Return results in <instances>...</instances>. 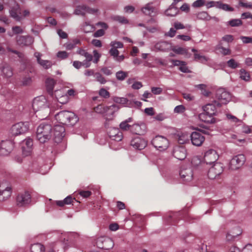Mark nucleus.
Wrapping results in <instances>:
<instances>
[{
    "instance_id": "de8ad7c7",
    "label": "nucleus",
    "mask_w": 252,
    "mask_h": 252,
    "mask_svg": "<svg viewBox=\"0 0 252 252\" xmlns=\"http://www.w3.org/2000/svg\"><path fill=\"white\" fill-rule=\"evenodd\" d=\"M131 126L128 125L126 123V122H125V121H123V122H121L120 124V128L121 129H122L123 130H125V131H126L128 130H130Z\"/></svg>"
},
{
    "instance_id": "1a4fd4ad",
    "label": "nucleus",
    "mask_w": 252,
    "mask_h": 252,
    "mask_svg": "<svg viewBox=\"0 0 252 252\" xmlns=\"http://www.w3.org/2000/svg\"><path fill=\"white\" fill-rule=\"evenodd\" d=\"M216 98L221 104H226L231 100V94L224 89L220 88L216 91Z\"/></svg>"
},
{
    "instance_id": "69168bd1",
    "label": "nucleus",
    "mask_w": 252,
    "mask_h": 252,
    "mask_svg": "<svg viewBox=\"0 0 252 252\" xmlns=\"http://www.w3.org/2000/svg\"><path fill=\"white\" fill-rule=\"evenodd\" d=\"M93 54H94V59L93 60V62L95 63H97L99 60V58L100 57V54H99L96 50H94Z\"/></svg>"
},
{
    "instance_id": "338daca9",
    "label": "nucleus",
    "mask_w": 252,
    "mask_h": 252,
    "mask_svg": "<svg viewBox=\"0 0 252 252\" xmlns=\"http://www.w3.org/2000/svg\"><path fill=\"white\" fill-rule=\"evenodd\" d=\"M100 70L106 76H110L112 74V71L107 67H103L101 68Z\"/></svg>"
},
{
    "instance_id": "6e6d98bb",
    "label": "nucleus",
    "mask_w": 252,
    "mask_h": 252,
    "mask_svg": "<svg viewBox=\"0 0 252 252\" xmlns=\"http://www.w3.org/2000/svg\"><path fill=\"white\" fill-rule=\"evenodd\" d=\"M185 107L183 105H179L176 106L174 108V112L176 113H182L184 112Z\"/></svg>"
},
{
    "instance_id": "7c9ffc66",
    "label": "nucleus",
    "mask_w": 252,
    "mask_h": 252,
    "mask_svg": "<svg viewBox=\"0 0 252 252\" xmlns=\"http://www.w3.org/2000/svg\"><path fill=\"white\" fill-rule=\"evenodd\" d=\"M216 7L226 11H233L234 9L226 3H222L220 1L216 2Z\"/></svg>"
},
{
    "instance_id": "f8f14e48",
    "label": "nucleus",
    "mask_w": 252,
    "mask_h": 252,
    "mask_svg": "<svg viewBox=\"0 0 252 252\" xmlns=\"http://www.w3.org/2000/svg\"><path fill=\"white\" fill-rule=\"evenodd\" d=\"M223 171L222 164L220 163H216L211 167L208 172V176L210 179H215Z\"/></svg>"
},
{
    "instance_id": "393cba45",
    "label": "nucleus",
    "mask_w": 252,
    "mask_h": 252,
    "mask_svg": "<svg viewBox=\"0 0 252 252\" xmlns=\"http://www.w3.org/2000/svg\"><path fill=\"white\" fill-rule=\"evenodd\" d=\"M144 14L150 16H154L157 13V9L152 5L151 3H148L141 9Z\"/></svg>"
},
{
    "instance_id": "c9c22d12",
    "label": "nucleus",
    "mask_w": 252,
    "mask_h": 252,
    "mask_svg": "<svg viewBox=\"0 0 252 252\" xmlns=\"http://www.w3.org/2000/svg\"><path fill=\"white\" fill-rule=\"evenodd\" d=\"M197 17L199 20L209 21L212 17L206 11H201L197 14Z\"/></svg>"
},
{
    "instance_id": "7ed1b4c3",
    "label": "nucleus",
    "mask_w": 252,
    "mask_h": 252,
    "mask_svg": "<svg viewBox=\"0 0 252 252\" xmlns=\"http://www.w3.org/2000/svg\"><path fill=\"white\" fill-rule=\"evenodd\" d=\"M55 118L61 124L72 126L79 121L78 116L74 113L69 111L59 112L55 115Z\"/></svg>"
},
{
    "instance_id": "e433bc0d",
    "label": "nucleus",
    "mask_w": 252,
    "mask_h": 252,
    "mask_svg": "<svg viewBox=\"0 0 252 252\" xmlns=\"http://www.w3.org/2000/svg\"><path fill=\"white\" fill-rule=\"evenodd\" d=\"M189 136L187 133H182L178 135V142L181 144H184L189 141Z\"/></svg>"
},
{
    "instance_id": "6ab92c4d",
    "label": "nucleus",
    "mask_w": 252,
    "mask_h": 252,
    "mask_svg": "<svg viewBox=\"0 0 252 252\" xmlns=\"http://www.w3.org/2000/svg\"><path fill=\"white\" fill-rule=\"evenodd\" d=\"M147 130L146 126L144 123L135 124L131 126L130 131L136 135H143Z\"/></svg>"
},
{
    "instance_id": "0e129e2a",
    "label": "nucleus",
    "mask_w": 252,
    "mask_h": 252,
    "mask_svg": "<svg viewBox=\"0 0 252 252\" xmlns=\"http://www.w3.org/2000/svg\"><path fill=\"white\" fill-rule=\"evenodd\" d=\"M57 56L61 59H65L68 57V54L65 51H59L58 52Z\"/></svg>"
},
{
    "instance_id": "a878e982",
    "label": "nucleus",
    "mask_w": 252,
    "mask_h": 252,
    "mask_svg": "<svg viewBox=\"0 0 252 252\" xmlns=\"http://www.w3.org/2000/svg\"><path fill=\"white\" fill-rule=\"evenodd\" d=\"M2 75L6 78L11 77L13 75L11 67L7 63H4L1 67Z\"/></svg>"
},
{
    "instance_id": "72a5a7b5",
    "label": "nucleus",
    "mask_w": 252,
    "mask_h": 252,
    "mask_svg": "<svg viewBox=\"0 0 252 252\" xmlns=\"http://www.w3.org/2000/svg\"><path fill=\"white\" fill-rule=\"evenodd\" d=\"M103 242L104 243L103 248V250L111 249L113 247L114 245L112 240L110 238H103Z\"/></svg>"
},
{
    "instance_id": "dca6fc26",
    "label": "nucleus",
    "mask_w": 252,
    "mask_h": 252,
    "mask_svg": "<svg viewBox=\"0 0 252 252\" xmlns=\"http://www.w3.org/2000/svg\"><path fill=\"white\" fill-rule=\"evenodd\" d=\"M189 138L192 145L196 146H200L205 140L204 136L198 131L192 132Z\"/></svg>"
},
{
    "instance_id": "ddd939ff",
    "label": "nucleus",
    "mask_w": 252,
    "mask_h": 252,
    "mask_svg": "<svg viewBox=\"0 0 252 252\" xmlns=\"http://www.w3.org/2000/svg\"><path fill=\"white\" fill-rule=\"evenodd\" d=\"M16 39L17 44L21 47L30 46L34 42L33 37L30 35H18Z\"/></svg>"
},
{
    "instance_id": "9d476101",
    "label": "nucleus",
    "mask_w": 252,
    "mask_h": 252,
    "mask_svg": "<svg viewBox=\"0 0 252 252\" xmlns=\"http://www.w3.org/2000/svg\"><path fill=\"white\" fill-rule=\"evenodd\" d=\"M14 143L11 140H2L0 144V155L7 156L12 151Z\"/></svg>"
},
{
    "instance_id": "aec40b11",
    "label": "nucleus",
    "mask_w": 252,
    "mask_h": 252,
    "mask_svg": "<svg viewBox=\"0 0 252 252\" xmlns=\"http://www.w3.org/2000/svg\"><path fill=\"white\" fill-rule=\"evenodd\" d=\"M9 14L10 16L16 21L19 22L22 20V17L20 15L21 8L18 3L15 2V5L10 8Z\"/></svg>"
},
{
    "instance_id": "5fc2aeb1",
    "label": "nucleus",
    "mask_w": 252,
    "mask_h": 252,
    "mask_svg": "<svg viewBox=\"0 0 252 252\" xmlns=\"http://www.w3.org/2000/svg\"><path fill=\"white\" fill-rule=\"evenodd\" d=\"M66 235H67L65 233H62L59 238V240L64 245L63 246L64 247H65L66 245V242L68 241V239Z\"/></svg>"
},
{
    "instance_id": "79ce46f5",
    "label": "nucleus",
    "mask_w": 252,
    "mask_h": 252,
    "mask_svg": "<svg viewBox=\"0 0 252 252\" xmlns=\"http://www.w3.org/2000/svg\"><path fill=\"white\" fill-rule=\"evenodd\" d=\"M38 63L46 69L51 68L53 65L52 62L49 60H42Z\"/></svg>"
},
{
    "instance_id": "39448f33",
    "label": "nucleus",
    "mask_w": 252,
    "mask_h": 252,
    "mask_svg": "<svg viewBox=\"0 0 252 252\" xmlns=\"http://www.w3.org/2000/svg\"><path fill=\"white\" fill-rule=\"evenodd\" d=\"M152 144L159 151H164L168 148L169 142L166 138L160 135H157L153 139Z\"/></svg>"
},
{
    "instance_id": "473e14b6",
    "label": "nucleus",
    "mask_w": 252,
    "mask_h": 252,
    "mask_svg": "<svg viewBox=\"0 0 252 252\" xmlns=\"http://www.w3.org/2000/svg\"><path fill=\"white\" fill-rule=\"evenodd\" d=\"M74 13L77 15L85 16L86 14V5H82L77 6Z\"/></svg>"
},
{
    "instance_id": "8fccbe9b",
    "label": "nucleus",
    "mask_w": 252,
    "mask_h": 252,
    "mask_svg": "<svg viewBox=\"0 0 252 252\" xmlns=\"http://www.w3.org/2000/svg\"><path fill=\"white\" fill-rule=\"evenodd\" d=\"M110 46L113 48H115L117 49V48H122L123 47V43L120 41H112L110 43Z\"/></svg>"
},
{
    "instance_id": "09e8293b",
    "label": "nucleus",
    "mask_w": 252,
    "mask_h": 252,
    "mask_svg": "<svg viewBox=\"0 0 252 252\" xmlns=\"http://www.w3.org/2000/svg\"><path fill=\"white\" fill-rule=\"evenodd\" d=\"M234 40V37L231 34H226L224 36H223L221 38V40L220 41H225L227 43H230L232 42Z\"/></svg>"
},
{
    "instance_id": "49530a36",
    "label": "nucleus",
    "mask_w": 252,
    "mask_h": 252,
    "mask_svg": "<svg viewBox=\"0 0 252 252\" xmlns=\"http://www.w3.org/2000/svg\"><path fill=\"white\" fill-rule=\"evenodd\" d=\"M113 19L115 21H118L122 24H126L128 23V20L126 19L124 16H115L113 17Z\"/></svg>"
},
{
    "instance_id": "13d9d810",
    "label": "nucleus",
    "mask_w": 252,
    "mask_h": 252,
    "mask_svg": "<svg viewBox=\"0 0 252 252\" xmlns=\"http://www.w3.org/2000/svg\"><path fill=\"white\" fill-rule=\"evenodd\" d=\"M109 54L114 58L118 57L119 54V51L115 48L112 47L109 50Z\"/></svg>"
},
{
    "instance_id": "3c124183",
    "label": "nucleus",
    "mask_w": 252,
    "mask_h": 252,
    "mask_svg": "<svg viewBox=\"0 0 252 252\" xmlns=\"http://www.w3.org/2000/svg\"><path fill=\"white\" fill-rule=\"evenodd\" d=\"M205 4V0H196L194 2H193L192 6L193 7H200Z\"/></svg>"
},
{
    "instance_id": "f03ea898",
    "label": "nucleus",
    "mask_w": 252,
    "mask_h": 252,
    "mask_svg": "<svg viewBox=\"0 0 252 252\" xmlns=\"http://www.w3.org/2000/svg\"><path fill=\"white\" fill-rule=\"evenodd\" d=\"M32 106L36 117H39V119H44L48 117L50 109L44 97L34 98Z\"/></svg>"
},
{
    "instance_id": "4d7b16f0",
    "label": "nucleus",
    "mask_w": 252,
    "mask_h": 252,
    "mask_svg": "<svg viewBox=\"0 0 252 252\" xmlns=\"http://www.w3.org/2000/svg\"><path fill=\"white\" fill-rule=\"evenodd\" d=\"M171 62L172 63L174 66H181L182 65H187V63L185 62L177 60H171Z\"/></svg>"
},
{
    "instance_id": "2f4dec72",
    "label": "nucleus",
    "mask_w": 252,
    "mask_h": 252,
    "mask_svg": "<svg viewBox=\"0 0 252 252\" xmlns=\"http://www.w3.org/2000/svg\"><path fill=\"white\" fill-rule=\"evenodd\" d=\"M240 78L246 82H249L250 81V75L245 69H241L239 71Z\"/></svg>"
},
{
    "instance_id": "5701e85b",
    "label": "nucleus",
    "mask_w": 252,
    "mask_h": 252,
    "mask_svg": "<svg viewBox=\"0 0 252 252\" xmlns=\"http://www.w3.org/2000/svg\"><path fill=\"white\" fill-rule=\"evenodd\" d=\"M171 44L167 41H160L155 44L154 48L157 51L166 52L171 50Z\"/></svg>"
},
{
    "instance_id": "a211bd4d",
    "label": "nucleus",
    "mask_w": 252,
    "mask_h": 252,
    "mask_svg": "<svg viewBox=\"0 0 252 252\" xmlns=\"http://www.w3.org/2000/svg\"><path fill=\"white\" fill-rule=\"evenodd\" d=\"M180 176L183 181L188 182L193 179V171L191 168H182L180 171Z\"/></svg>"
},
{
    "instance_id": "603ef678",
    "label": "nucleus",
    "mask_w": 252,
    "mask_h": 252,
    "mask_svg": "<svg viewBox=\"0 0 252 252\" xmlns=\"http://www.w3.org/2000/svg\"><path fill=\"white\" fill-rule=\"evenodd\" d=\"M239 6L246 8H252V3L251 2H244L242 0H240L239 1Z\"/></svg>"
},
{
    "instance_id": "37998d69",
    "label": "nucleus",
    "mask_w": 252,
    "mask_h": 252,
    "mask_svg": "<svg viewBox=\"0 0 252 252\" xmlns=\"http://www.w3.org/2000/svg\"><path fill=\"white\" fill-rule=\"evenodd\" d=\"M94 76L96 80L101 84H104L107 82L106 79L99 72L95 73Z\"/></svg>"
},
{
    "instance_id": "9b49d317",
    "label": "nucleus",
    "mask_w": 252,
    "mask_h": 252,
    "mask_svg": "<svg viewBox=\"0 0 252 252\" xmlns=\"http://www.w3.org/2000/svg\"><path fill=\"white\" fill-rule=\"evenodd\" d=\"M31 202V195L28 191L18 195L16 198V203L19 207H24L29 204Z\"/></svg>"
},
{
    "instance_id": "774afa93",
    "label": "nucleus",
    "mask_w": 252,
    "mask_h": 252,
    "mask_svg": "<svg viewBox=\"0 0 252 252\" xmlns=\"http://www.w3.org/2000/svg\"><path fill=\"white\" fill-rule=\"evenodd\" d=\"M143 85L141 82H134L131 86V88L134 90H138L142 88Z\"/></svg>"
},
{
    "instance_id": "e2e57ef3",
    "label": "nucleus",
    "mask_w": 252,
    "mask_h": 252,
    "mask_svg": "<svg viewBox=\"0 0 252 252\" xmlns=\"http://www.w3.org/2000/svg\"><path fill=\"white\" fill-rule=\"evenodd\" d=\"M74 200H76L75 199L72 198L71 196L69 195L63 199V202H64L65 205H69L72 203Z\"/></svg>"
},
{
    "instance_id": "864d4df0",
    "label": "nucleus",
    "mask_w": 252,
    "mask_h": 252,
    "mask_svg": "<svg viewBox=\"0 0 252 252\" xmlns=\"http://www.w3.org/2000/svg\"><path fill=\"white\" fill-rule=\"evenodd\" d=\"M151 92L154 94H160L162 92V89L160 87H153L151 88Z\"/></svg>"
},
{
    "instance_id": "c03bdc74",
    "label": "nucleus",
    "mask_w": 252,
    "mask_h": 252,
    "mask_svg": "<svg viewBox=\"0 0 252 252\" xmlns=\"http://www.w3.org/2000/svg\"><path fill=\"white\" fill-rule=\"evenodd\" d=\"M228 67L232 69H235L239 67V63L235 61L233 59H231L227 62Z\"/></svg>"
},
{
    "instance_id": "4468645a",
    "label": "nucleus",
    "mask_w": 252,
    "mask_h": 252,
    "mask_svg": "<svg viewBox=\"0 0 252 252\" xmlns=\"http://www.w3.org/2000/svg\"><path fill=\"white\" fill-rule=\"evenodd\" d=\"M219 158L216 151L213 149H210L206 152L204 156V160L206 164H211L216 162Z\"/></svg>"
},
{
    "instance_id": "052dcab7",
    "label": "nucleus",
    "mask_w": 252,
    "mask_h": 252,
    "mask_svg": "<svg viewBox=\"0 0 252 252\" xmlns=\"http://www.w3.org/2000/svg\"><path fill=\"white\" fill-rule=\"evenodd\" d=\"M240 38L245 44L252 43V37L249 36H241Z\"/></svg>"
},
{
    "instance_id": "4c0bfd02",
    "label": "nucleus",
    "mask_w": 252,
    "mask_h": 252,
    "mask_svg": "<svg viewBox=\"0 0 252 252\" xmlns=\"http://www.w3.org/2000/svg\"><path fill=\"white\" fill-rule=\"evenodd\" d=\"M127 76V72L122 70L119 71L116 73V77L119 81L124 80Z\"/></svg>"
},
{
    "instance_id": "f257e3e1",
    "label": "nucleus",
    "mask_w": 252,
    "mask_h": 252,
    "mask_svg": "<svg viewBox=\"0 0 252 252\" xmlns=\"http://www.w3.org/2000/svg\"><path fill=\"white\" fill-rule=\"evenodd\" d=\"M216 106L220 107L221 105L216 100H213L212 103H208L204 106L203 109L204 113L200 115V119L206 123L214 124L216 122V119L213 116L216 114Z\"/></svg>"
},
{
    "instance_id": "20e7f679",
    "label": "nucleus",
    "mask_w": 252,
    "mask_h": 252,
    "mask_svg": "<svg viewBox=\"0 0 252 252\" xmlns=\"http://www.w3.org/2000/svg\"><path fill=\"white\" fill-rule=\"evenodd\" d=\"M52 127L51 124L43 122L36 129V138L41 143H44L51 138Z\"/></svg>"
},
{
    "instance_id": "412c9836",
    "label": "nucleus",
    "mask_w": 252,
    "mask_h": 252,
    "mask_svg": "<svg viewBox=\"0 0 252 252\" xmlns=\"http://www.w3.org/2000/svg\"><path fill=\"white\" fill-rule=\"evenodd\" d=\"M119 107L116 104H113L109 106H103L98 105L94 108V111L97 113L104 114L108 112L109 110H114V111L118 110Z\"/></svg>"
},
{
    "instance_id": "bf43d9fd",
    "label": "nucleus",
    "mask_w": 252,
    "mask_h": 252,
    "mask_svg": "<svg viewBox=\"0 0 252 252\" xmlns=\"http://www.w3.org/2000/svg\"><path fill=\"white\" fill-rule=\"evenodd\" d=\"M103 237L98 238L96 241V246L97 248L103 249L104 243L103 242Z\"/></svg>"
},
{
    "instance_id": "680f3d73",
    "label": "nucleus",
    "mask_w": 252,
    "mask_h": 252,
    "mask_svg": "<svg viewBox=\"0 0 252 252\" xmlns=\"http://www.w3.org/2000/svg\"><path fill=\"white\" fill-rule=\"evenodd\" d=\"M32 82V78L30 76H26L23 79L22 85L27 86L30 85Z\"/></svg>"
},
{
    "instance_id": "b1692460",
    "label": "nucleus",
    "mask_w": 252,
    "mask_h": 252,
    "mask_svg": "<svg viewBox=\"0 0 252 252\" xmlns=\"http://www.w3.org/2000/svg\"><path fill=\"white\" fill-rule=\"evenodd\" d=\"M108 134L111 140L118 142L121 141L123 138L122 133L118 128H111L108 132Z\"/></svg>"
},
{
    "instance_id": "cd10ccee",
    "label": "nucleus",
    "mask_w": 252,
    "mask_h": 252,
    "mask_svg": "<svg viewBox=\"0 0 252 252\" xmlns=\"http://www.w3.org/2000/svg\"><path fill=\"white\" fill-rule=\"evenodd\" d=\"M31 252H45V248L43 245L41 243H34L31 246Z\"/></svg>"
},
{
    "instance_id": "6e6552de",
    "label": "nucleus",
    "mask_w": 252,
    "mask_h": 252,
    "mask_svg": "<svg viewBox=\"0 0 252 252\" xmlns=\"http://www.w3.org/2000/svg\"><path fill=\"white\" fill-rule=\"evenodd\" d=\"M246 158L243 154L235 156L229 162V168L233 170H237L244 164Z\"/></svg>"
},
{
    "instance_id": "2eb2a0df",
    "label": "nucleus",
    "mask_w": 252,
    "mask_h": 252,
    "mask_svg": "<svg viewBox=\"0 0 252 252\" xmlns=\"http://www.w3.org/2000/svg\"><path fill=\"white\" fill-rule=\"evenodd\" d=\"M130 145L134 149L141 150L147 146V141L142 137H136L131 140Z\"/></svg>"
},
{
    "instance_id": "a19ab883",
    "label": "nucleus",
    "mask_w": 252,
    "mask_h": 252,
    "mask_svg": "<svg viewBox=\"0 0 252 252\" xmlns=\"http://www.w3.org/2000/svg\"><path fill=\"white\" fill-rule=\"evenodd\" d=\"M179 11V10L175 8V7H170L168 9H167L165 11V14L168 16H176L178 12Z\"/></svg>"
},
{
    "instance_id": "c85d7f7f",
    "label": "nucleus",
    "mask_w": 252,
    "mask_h": 252,
    "mask_svg": "<svg viewBox=\"0 0 252 252\" xmlns=\"http://www.w3.org/2000/svg\"><path fill=\"white\" fill-rule=\"evenodd\" d=\"M215 49L220 50V53L224 56L228 55L231 54V50L229 48H225L223 47V42L221 41L219 42Z\"/></svg>"
},
{
    "instance_id": "4be33fe9",
    "label": "nucleus",
    "mask_w": 252,
    "mask_h": 252,
    "mask_svg": "<svg viewBox=\"0 0 252 252\" xmlns=\"http://www.w3.org/2000/svg\"><path fill=\"white\" fill-rule=\"evenodd\" d=\"M173 155L175 158L182 160L186 158L187 151L184 147H179L174 150Z\"/></svg>"
},
{
    "instance_id": "423d86ee",
    "label": "nucleus",
    "mask_w": 252,
    "mask_h": 252,
    "mask_svg": "<svg viewBox=\"0 0 252 252\" xmlns=\"http://www.w3.org/2000/svg\"><path fill=\"white\" fill-rule=\"evenodd\" d=\"M29 129L28 122H20L13 125L10 130L12 135L16 136L27 132Z\"/></svg>"
},
{
    "instance_id": "a18cd8bd",
    "label": "nucleus",
    "mask_w": 252,
    "mask_h": 252,
    "mask_svg": "<svg viewBox=\"0 0 252 252\" xmlns=\"http://www.w3.org/2000/svg\"><path fill=\"white\" fill-rule=\"evenodd\" d=\"M98 94L100 96L104 98H108L110 96L109 92L104 88L100 89Z\"/></svg>"
},
{
    "instance_id": "58836bf2",
    "label": "nucleus",
    "mask_w": 252,
    "mask_h": 252,
    "mask_svg": "<svg viewBox=\"0 0 252 252\" xmlns=\"http://www.w3.org/2000/svg\"><path fill=\"white\" fill-rule=\"evenodd\" d=\"M173 52L177 54L180 55H187L188 52L186 49L183 47H174V48L171 49Z\"/></svg>"
},
{
    "instance_id": "f704fd0d",
    "label": "nucleus",
    "mask_w": 252,
    "mask_h": 252,
    "mask_svg": "<svg viewBox=\"0 0 252 252\" xmlns=\"http://www.w3.org/2000/svg\"><path fill=\"white\" fill-rule=\"evenodd\" d=\"M243 22L240 19H233L228 21L226 25H229L231 27H239L242 26Z\"/></svg>"
},
{
    "instance_id": "0eeeda50",
    "label": "nucleus",
    "mask_w": 252,
    "mask_h": 252,
    "mask_svg": "<svg viewBox=\"0 0 252 252\" xmlns=\"http://www.w3.org/2000/svg\"><path fill=\"white\" fill-rule=\"evenodd\" d=\"M11 195V188L9 184L3 182L0 184V201H4L8 199Z\"/></svg>"
},
{
    "instance_id": "f3484780",
    "label": "nucleus",
    "mask_w": 252,
    "mask_h": 252,
    "mask_svg": "<svg viewBox=\"0 0 252 252\" xmlns=\"http://www.w3.org/2000/svg\"><path fill=\"white\" fill-rule=\"evenodd\" d=\"M65 135V128L63 126L56 125L54 128V141L56 143L60 142Z\"/></svg>"
},
{
    "instance_id": "c756f323",
    "label": "nucleus",
    "mask_w": 252,
    "mask_h": 252,
    "mask_svg": "<svg viewBox=\"0 0 252 252\" xmlns=\"http://www.w3.org/2000/svg\"><path fill=\"white\" fill-rule=\"evenodd\" d=\"M23 150L25 151L27 149L28 152L30 153L33 145V141L32 139L30 138H27L25 139L23 142Z\"/></svg>"
},
{
    "instance_id": "bb28decb",
    "label": "nucleus",
    "mask_w": 252,
    "mask_h": 252,
    "mask_svg": "<svg viewBox=\"0 0 252 252\" xmlns=\"http://www.w3.org/2000/svg\"><path fill=\"white\" fill-rule=\"evenodd\" d=\"M56 84V81L52 78H47L45 81L46 87L47 92L49 94L53 95V90Z\"/></svg>"
},
{
    "instance_id": "ea45409f",
    "label": "nucleus",
    "mask_w": 252,
    "mask_h": 252,
    "mask_svg": "<svg viewBox=\"0 0 252 252\" xmlns=\"http://www.w3.org/2000/svg\"><path fill=\"white\" fill-rule=\"evenodd\" d=\"M194 58L196 61L199 62L203 63H205L208 61V58L205 56H202L197 53H194Z\"/></svg>"
}]
</instances>
